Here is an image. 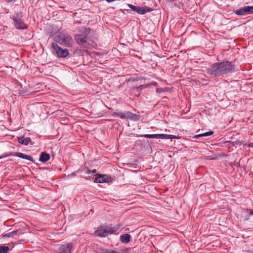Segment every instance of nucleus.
<instances>
[{
	"label": "nucleus",
	"instance_id": "nucleus-1",
	"mask_svg": "<svg viewBox=\"0 0 253 253\" xmlns=\"http://www.w3.org/2000/svg\"><path fill=\"white\" fill-rule=\"evenodd\" d=\"M235 71L234 65L228 61L214 63L207 69V73L212 77H225Z\"/></svg>",
	"mask_w": 253,
	"mask_h": 253
},
{
	"label": "nucleus",
	"instance_id": "nucleus-2",
	"mask_svg": "<svg viewBox=\"0 0 253 253\" xmlns=\"http://www.w3.org/2000/svg\"><path fill=\"white\" fill-rule=\"evenodd\" d=\"M54 42L67 47H72L73 40L71 36L65 32L57 33L54 37Z\"/></svg>",
	"mask_w": 253,
	"mask_h": 253
},
{
	"label": "nucleus",
	"instance_id": "nucleus-3",
	"mask_svg": "<svg viewBox=\"0 0 253 253\" xmlns=\"http://www.w3.org/2000/svg\"><path fill=\"white\" fill-rule=\"evenodd\" d=\"M119 229L118 226H113L110 225L98 229L94 232V234L100 237H106L108 234H112Z\"/></svg>",
	"mask_w": 253,
	"mask_h": 253
},
{
	"label": "nucleus",
	"instance_id": "nucleus-4",
	"mask_svg": "<svg viewBox=\"0 0 253 253\" xmlns=\"http://www.w3.org/2000/svg\"><path fill=\"white\" fill-rule=\"evenodd\" d=\"M12 19L15 28L17 29L24 30L27 28V25L24 22L22 13L17 12L12 16Z\"/></svg>",
	"mask_w": 253,
	"mask_h": 253
},
{
	"label": "nucleus",
	"instance_id": "nucleus-5",
	"mask_svg": "<svg viewBox=\"0 0 253 253\" xmlns=\"http://www.w3.org/2000/svg\"><path fill=\"white\" fill-rule=\"evenodd\" d=\"M52 47L55 51L57 56L59 57L65 58L69 55V50L67 49H63L60 47L56 42H52Z\"/></svg>",
	"mask_w": 253,
	"mask_h": 253
},
{
	"label": "nucleus",
	"instance_id": "nucleus-6",
	"mask_svg": "<svg viewBox=\"0 0 253 253\" xmlns=\"http://www.w3.org/2000/svg\"><path fill=\"white\" fill-rule=\"evenodd\" d=\"M75 40L77 43L82 47L87 48L90 45L89 41L85 36L81 34L76 35L75 36Z\"/></svg>",
	"mask_w": 253,
	"mask_h": 253
},
{
	"label": "nucleus",
	"instance_id": "nucleus-7",
	"mask_svg": "<svg viewBox=\"0 0 253 253\" xmlns=\"http://www.w3.org/2000/svg\"><path fill=\"white\" fill-rule=\"evenodd\" d=\"M253 13V6H245L235 11L237 15L245 16L248 14Z\"/></svg>",
	"mask_w": 253,
	"mask_h": 253
},
{
	"label": "nucleus",
	"instance_id": "nucleus-8",
	"mask_svg": "<svg viewBox=\"0 0 253 253\" xmlns=\"http://www.w3.org/2000/svg\"><path fill=\"white\" fill-rule=\"evenodd\" d=\"M73 245L69 243L61 245L58 249V253H72Z\"/></svg>",
	"mask_w": 253,
	"mask_h": 253
},
{
	"label": "nucleus",
	"instance_id": "nucleus-9",
	"mask_svg": "<svg viewBox=\"0 0 253 253\" xmlns=\"http://www.w3.org/2000/svg\"><path fill=\"white\" fill-rule=\"evenodd\" d=\"M111 180V177L107 175H100L97 176L94 180L95 183H108Z\"/></svg>",
	"mask_w": 253,
	"mask_h": 253
},
{
	"label": "nucleus",
	"instance_id": "nucleus-10",
	"mask_svg": "<svg viewBox=\"0 0 253 253\" xmlns=\"http://www.w3.org/2000/svg\"><path fill=\"white\" fill-rule=\"evenodd\" d=\"M17 139L19 143L24 145H28L31 141V139L30 137L25 138L24 136L18 137Z\"/></svg>",
	"mask_w": 253,
	"mask_h": 253
},
{
	"label": "nucleus",
	"instance_id": "nucleus-11",
	"mask_svg": "<svg viewBox=\"0 0 253 253\" xmlns=\"http://www.w3.org/2000/svg\"><path fill=\"white\" fill-rule=\"evenodd\" d=\"M13 156H16L17 157H19V158H22L23 159L31 161L32 162L33 161V158L31 156H28V155H27L25 154H23V153H22L20 152L16 153H15V154Z\"/></svg>",
	"mask_w": 253,
	"mask_h": 253
},
{
	"label": "nucleus",
	"instance_id": "nucleus-12",
	"mask_svg": "<svg viewBox=\"0 0 253 253\" xmlns=\"http://www.w3.org/2000/svg\"><path fill=\"white\" fill-rule=\"evenodd\" d=\"M135 11L138 14H144L147 12L149 11V9L146 6L140 7L137 6L135 9Z\"/></svg>",
	"mask_w": 253,
	"mask_h": 253
},
{
	"label": "nucleus",
	"instance_id": "nucleus-13",
	"mask_svg": "<svg viewBox=\"0 0 253 253\" xmlns=\"http://www.w3.org/2000/svg\"><path fill=\"white\" fill-rule=\"evenodd\" d=\"M50 159V155L45 152H42L41 153L39 160L41 162L45 163L48 161Z\"/></svg>",
	"mask_w": 253,
	"mask_h": 253
},
{
	"label": "nucleus",
	"instance_id": "nucleus-14",
	"mask_svg": "<svg viewBox=\"0 0 253 253\" xmlns=\"http://www.w3.org/2000/svg\"><path fill=\"white\" fill-rule=\"evenodd\" d=\"M179 137L174 135H170L167 134H160V139H170L172 140L173 139L179 138Z\"/></svg>",
	"mask_w": 253,
	"mask_h": 253
},
{
	"label": "nucleus",
	"instance_id": "nucleus-15",
	"mask_svg": "<svg viewBox=\"0 0 253 253\" xmlns=\"http://www.w3.org/2000/svg\"><path fill=\"white\" fill-rule=\"evenodd\" d=\"M130 236L128 234H125L121 236L120 240L123 243H128L130 241Z\"/></svg>",
	"mask_w": 253,
	"mask_h": 253
},
{
	"label": "nucleus",
	"instance_id": "nucleus-16",
	"mask_svg": "<svg viewBox=\"0 0 253 253\" xmlns=\"http://www.w3.org/2000/svg\"><path fill=\"white\" fill-rule=\"evenodd\" d=\"M126 119H129L131 120H138V116L129 111H126Z\"/></svg>",
	"mask_w": 253,
	"mask_h": 253
},
{
	"label": "nucleus",
	"instance_id": "nucleus-17",
	"mask_svg": "<svg viewBox=\"0 0 253 253\" xmlns=\"http://www.w3.org/2000/svg\"><path fill=\"white\" fill-rule=\"evenodd\" d=\"M213 134V131L211 130V131H209L208 132H205V133H203L198 134L195 135L193 137V138H196V139H199L200 137H207V136L211 135H212Z\"/></svg>",
	"mask_w": 253,
	"mask_h": 253
},
{
	"label": "nucleus",
	"instance_id": "nucleus-18",
	"mask_svg": "<svg viewBox=\"0 0 253 253\" xmlns=\"http://www.w3.org/2000/svg\"><path fill=\"white\" fill-rule=\"evenodd\" d=\"M18 233V230H15L4 235H2V237L3 238H10L13 237L14 235H17Z\"/></svg>",
	"mask_w": 253,
	"mask_h": 253
},
{
	"label": "nucleus",
	"instance_id": "nucleus-19",
	"mask_svg": "<svg viewBox=\"0 0 253 253\" xmlns=\"http://www.w3.org/2000/svg\"><path fill=\"white\" fill-rule=\"evenodd\" d=\"M113 115L114 116H119L121 119H126V111L125 112H115V113H114Z\"/></svg>",
	"mask_w": 253,
	"mask_h": 253
},
{
	"label": "nucleus",
	"instance_id": "nucleus-20",
	"mask_svg": "<svg viewBox=\"0 0 253 253\" xmlns=\"http://www.w3.org/2000/svg\"><path fill=\"white\" fill-rule=\"evenodd\" d=\"M9 249L7 246H0V253H8Z\"/></svg>",
	"mask_w": 253,
	"mask_h": 253
},
{
	"label": "nucleus",
	"instance_id": "nucleus-21",
	"mask_svg": "<svg viewBox=\"0 0 253 253\" xmlns=\"http://www.w3.org/2000/svg\"><path fill=\"white\" fill-rule=\"evenodd\" d=\"M101 253H119L118 252L111 249H102Z\"/></svg>",
	"mask_w": 253,
	"mask_h": 253
},
{
	"label": "nucleus",
	"instance_id": "nucleus-22",
	"mask_svg": "<svg viewBox=\"0 0 253 253\" xmlns=\"http://www.w3.org/2000/svg\"><path fill=\"white\" fill-rule=\"evenodd\" d=\"M128 6L129 8H130V9H131L133 11H135V9L136 8L137 6H134V5H133L132 4H128Z\"/></svg>",
	"mask_w": 253,
	"mask_h": 253
},
{
	"label": "nucleus",
	"instance_id": "nucleus-23",
	"mask_svg": "<svg viewBox=\"0 0 253 253\" xmlns=\"http://www.w3.org/2000/svg\"><path fill=\"white\" fill-rule=\"evenodd\" d=\"M128 6L129 8H130V9H131L133 11H135V9L136 8L137 6H134V5H133L132 4H128Z\"/></svg>",
	"mask_w": 253,
	"mask_h": 253
},
{
	"label": "nucleus",
	"instance_id": "nucleus-24",
	"mask_svg": "<svg viewBox=\"0 0 253 253\" xmlns=\"http://www.w3.org/2000/svg\"><path fill=\"white\" fill-rule=\"evenodd\" d=\"M142 136L146 138H153V134H144Z\"/></svg>",
	"mask_w": 253,
	"mask_h": 253
},
{
	"label": "nucleus",
	"instance_id": "nucleus-25",
	"mask_svg": "<svg viewBox=\"0 0 253 253\" xmlns=\"http://www.w3.org/2000/svg\"><path fill=\"white\" fill-rule=\"evenodd\" d=\"M160 134H153V138L160 139Z\"/></svg>",
	"mask_w": 253,
	"mask_h": 253
},
{
	"label": "nucleus",
	"instance_id": "nucleus-26",
	"mask_svg": "<svg viewBox=\"0 0 253 253\" xmlns=\"http://www.w3.org/2000/svg\"><path fill=\"white\" fill-rule=\"evenodd\" d=\"M86 173H88V174L91 173V170H89V169H88V170L86 171Z\"/></svg>",
	"mask_w": 253,
	"mask_h": 253
},
{
	"label": "nucleus",
	"instance_id": "nucleus-27",
	"mask_svg": "<svg viewBox=\"0 0 253 253\" xmlns=\"http://www.w3.org/2000/svg\"><path fill=\"white\" fill-rule=\"evenodd\" d=\"M250 214L253 215V210L250 211Z\"/></svg>",
	"mask_w": 253,
	"mask_h": 253
},
{
	"label": "nucleus",
	"instance_id": "nucleus-28",
	"mask_svg": "<svg viewBox=\"0 0 253 253\" xmlns=\"http://www.w3.org/2000/svg\"><path fill=\"white\" fill-rule=\"evenodd\" d=\"M6 156H7V155H6V156H0V159H2V158H4V157H6Z\"/></svg>",
	"mask_w": 253,
	"mask_h": 253
},
{
	"label": "nucleus",
	"instance_id": "nucleus-29",
	"mask_svg": "<svg viewBox=\"0 0 253 253\" xmlns=\"http://www.w3.org/2000/svg\"><path fill=\"white\" fill-rule=\"evenodd\" d=\"M95 172H96V170L95 169L91 170V173H95Z\"/></svg>",
	"mask_w": 253,
	"mask_h": 253
},
{
	"label": "nucleus",
	"instance_id": "nucleus-30",
	"mask_svg": "<svg viewBox=\"0 0 253 253\" xmlns=\"http://www.w3.org/2000/svg\"><path fill=\"white\" fill-rule=\"evenodd\" d=\"M144 85H140V87H142V86H143Z\"/></svg>",
	"mask_w": 253,
	"mask_h": 253
},
{
	"label": "nucleus",
	"instance_id": "nucleus-31",
	"mask_svg": "<svg viewBox=\"0 0 253 253\" xmlns=\"http://www.w3.org/2000/svg\"><path fill=\"white\" fill-rule=\"evenodd\" d=\"M158 91H159V90L157 89V92H158Z\"/></svg>",
	"mask_w": 253,
	"mask_h": 253
},
{
	"label": "nucleus",
	"instance_id": "nucleus-32",
	"mask_svg": "<svg viewBox=\"0 0 253 253\" xmlns=\"http://www.w3.org/2000/svg\"><path fill=\"white\" fill-rule=\"evenodd\" d=\"M158 91H159V90L157 89V92H158Z\"/></svg>",
	"mask_w": 253,
	"mask_h": 253
}]
</instances>
